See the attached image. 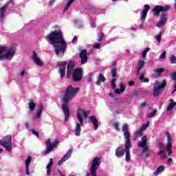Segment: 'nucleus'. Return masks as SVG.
I'll list each match as a JSON object with an SVG mask.
<instances>
[{"instance_id": "1", "label": "nucleus", "mask_w": 176, "mask_h": 176, "mask_svg": "<svg viewBox=\"0 0 176 176\" xmlns=\"http://www.w3.org/2000/svg\"><path fill=\"white\" fill-rule=\"evenodd\" d=\"M47 42H50L55 49V53L58 57H63L67 49V42L63 37L61 30L52 31L49 35L45 36Z\"/></svg>"}, {"instance_id": "2", "label": "nucleus", "mask_w": 176, "mask_h": 176, "mask_svg": "<svg viewBox=\"0 0 176 176\" xmlns=\"http://www.w3.org/2000/svg\"><path fill=\"white\" fill-rule=\"evenodd\" d=\"M80 89L79 87L74 88L72 85H69L62 98V110L63 111L65 115V122H68L69 119V108L68 107V104L73 98H75L76 94L79 93Z\"/></svg>"}, {"instance_id": "3", "label": "nucleus", "mask_w": 176, "mask_h": 176, "mask_svg": "<svg viewBox=\"0 0 176 176\" xmlns=\"http://www.w3.org/2000/svg\"><path fill=\"white\" fill-rule=\"evenodd\" d=\"M170 8H171V6L169 5H166L164 6L157 5L153 9L154 16H160V12H162L160 21L157 23V27H158V28H163V27L166 25V23H167V13L164 12H168Z\"/></svg>"}, {"instance_id": "4", "label": "nucleus", "mask_w": 176, "mask_h": 176, "mask_svg": "<svg viewBox=\"0 0 176 176\" xmlns=\"http://www.w3.org/2000/svg\"><path fill=\"white\" fill-rule=\"evenodd\" d=\"M122 131L124 133L125 139V160L126 163L130 162L131 157H130V148H131V138L130 132L129 131V125L124 124L122 125Z\"/></svg>"}, {"instance_id": "5", "label": "nucleus", "mask_w": 176, "mask_h": 176, "mask_svg": "<svg viewBox=\"0 0 176 176\" xmlns=\"http://www.w3.org/2000/svg\"><path fill=\"white\" fill-rule=\"evenodd\" d=\"M17 48L15 45H12L9 49L6 45H0V60H12L14 57Z\"/></svg>"}, {"instance_id": "6", "label": "nucleus", "mask_w": 176, "mask_h": 176, "mask_svg": "<svg viewBox=\"0 0 176 176\" xmlns=\"http://www.w3.org/2000/svg\"><path fill=\"white\" fill-rule=\"evenodd\" d=\"M90 113V111H85L82 109H78L76 111V116L77 119L79 122H76V130H75V134L78 137L80 135V132L82 131V129L80 128V126H83V118L82 116H84V119H87V116H89V114Z\"/></svg>"}, {"instance_id": "7", "label": "nucleus", "mask_w": 176, "mask_h": 176, "mask_svg": "<svg viewBox=\"0 0 176 176\" xmlns=\"http://www.w3.org/2000/svg\"><path fill=\"white\" fill-rule=\"evenodd\" d=\"M166 86H167V81L166 80H163L162 83L156 80L153 88V96L157 97L160 94V90H164Z\"/></svg>"}, {"instance_id": "8", "label": "nucleus", "mask_w": 176, "mask_h": 176, "mask_svg": "<svg viewBox=\"0 0 176 176\" xmlns=\"http://www.w3.org/2000/svg\"><path fill=\"white\" fill-rule=\"evenodd\" d=\"M0 145L3 146L8 152L12 150V136L11 135H6L3 137L0 140Z\"/></svg>"}, {"instance_id": "9", "label": "nucleus", "mask_w": 176, "mask_h": 176, "mask_svg": "<svg viewBox=\"0 0 176 176\" xmlns=\"http://www.w3.org/2000/svg\"><path fill=\"white\" fill-rule=\"evenodd\" d=\"M138 148H142V153H145L147 151H149V145H148V136H143L141 140L138 143Z\"/></svg>"}, {"instance_id": "10", "label": "nucleus", "mask_w": 176, "mask_h": 176, "mask_svg": "<svg viewBox=\"0 0 176 176\" xmlns=\"http://www.w3.org/2000/svg\"><path fill=\"white\" fill-rule=\"evenodd\" d=\"M72 78L74 82H80L83 78V70H82V68L76 69L72 75Z\"/></svg>"}, {"instance_id": "11", "label": "nucleus", "mask_w": 176, "mask_h": 176, "mask_svg": "<svg viewBox=\"0 0 176 176\" xmlns=\"http://www.w3.org/2000/svg\"><path fill=\"white\" fill-rule=\"evenodd\" d=\"M166 135L167 138L166 151L168 156H171V155H173V140H171V135L168 131L166 132Z\"/></svg>"}, {"instance_id": "12", "label": "nucleus", "mask_w": 176, "mask_h": 176, "mask_svg": "<svg viewBox=\"0 0 176 176\" xmlns=\"http://www.w3.org/2000/svg\"><path fill=\"white\" fill-rule=\"evenodd\" d=\"M58 145V141L54 140L52 143H50V140L46 141V150L45 153H50L53 151V148H56Z\"/></svg>"}, {"instance_id": "13", "label": "nucleus", "mask_w": 176, "mask_h": 176, "mask_svg": "<svg viewBox=\"0 0 176 176\" xmlns=\"http://www.w3.org/2000/svg\"><path fill=\"white\" fill-rule=\"evenodd\" d=\"M58 67H59L60 78L63 79V78L65 76V68H67V62L64 61L58 63Z\"/></svg>"}, {"instance_id": "14", "label": "nucleus", "mask_w": 176, "mask_h": 176, "mask_svg": "<svg viewBox=\"0 0 176 176\" xmlns=\"http://www.w3.org/2000/svg\"><path fill=\"white\" fill-rule=\"evenodd\" d=\"M71 155H72V150L69 149L67 153L62 157V159L58 162V166H61V164H63L65 162H67V160L71 157Z\"/></svg>"}, {"instance_id": "15", "label": "nucleus", "mask_w": 176, "mask_h": 176, "mask_svg": "<svg viewBox=\"0 0 176 176\" xmlns=\"http://www.w3.org/2000/svg\"><path fill=\"white\" fill-rule=\"evenodd\" d=\"M32 58L36 65H38V67H43V62L41 61V59L38 57L36 52L33 51Z\"/></svg>"}, {"instance_id": "16", "label": "nucleus", "mask_w": 176, "mask_h": 176, "mask_svg": "<svg viewBox=\"0 0 176 176\" xmlns=\"http://www.w3.org/2000/svg\"><path fill=\"white\" fill-rule=\"evenodd\" d=\"M12 3V1H9L4 5V6L0 8V20L5 19V13L6 12V8L9 6V4Z\"/></svg>"}, {"instance_id": "17", "label": "nucleus", "mask_w": 176, "mask_h": 176, "mask_svg": "<svg viewBox=\"0 0 176 176\" xmlns=\"http://www.w3.org/2000/svg\"><path fill=\"white\" fill-rule=\"evenodd\" d=\"M80 58H81V64H86L87 63V51L86 50H82L80 52Z\"/></svg>"}, {"instance_id": "18", "label": "nucleus", "mask_w": 176, "mask_h": 176, "mask_svg": "<svg viewBox=\"0 0 176 176\" xmlns=\"http://www.w3.org/2000/svg\"><path fill=\"white\" fill-rule=\"evenodd\" d=\"M151 9L150 5H145L144 8L143 9V12L142 13V21L143 23L145 21V19H146V16L148 15V12H149Z\"/></svg>"}, {"instance_id": "19", "label": "nucleus", "mask_w": 176, "mask_h": 176, "mask_svg": "<svg viewBox=\"0 0 176 176\" xmlns=\"http://www.w3.org/2000/svg\"><path fill=\"white\" fill-rule=\"evenodd\" d=\"M125 152L126 150H124L123 147L120 146L116 149V156L117 157H122V156H124Z\"/></svg>"}, {"instance_id": "20", "label": "nucleus", "mask_w": 176, "mask_h": 176, "mask_svg": "<svg viewBox=\"0 0 176 176\" xmlns=\"http://www.w3.org/2000/svg\"><path fill=\"white\" fill-rule=\"evenodd\" d=\"M31 160H32V157L31 156H28V159L25 160V173L26 175H30V163H31Z\"/></svg>"}, {"instance_id": "21", "label": "nucleus", "mask_w": 176, "mask_h": 176, "mask_svg": "<svg viewBox=\"0 0 176 176\" xmlns=\"http://www.w3.org/2000/svg\"><path fill=\"white\" fill-rule=\"evenodd\" d=\"M89 120L93 124L95 130H97L98 129V120H97V118L94 116H89Z\"/></svg>"}, {"instance_id": "22", "label": "nucleus", "mask_w": 176, "mask_h": 176, "mask_svg": "<svg viewBox=\"0 0 176 176\" xmlns=\"http://www.w3.org/2000/svg\"><path fill=\"white\" fill-rule=\"evenodd\" d=\"M101 82H102V83H104V82H107V78L104 77V75H102V74H99L96 85L97 86H101Z\"/></svg>"}, {"instance_id": "23", "label": "nucleus", "mask_w": 176, "mask_h": 176, "mask_svg": "<svg viewBox=\"0 0 176 176\" xmlns=\"http://www.w3.org/2000/svg\"><path fill=\"white\" fill-rule=\"evenodd\" d=\"M154 72H155V74L153 75V78H159V76H161L162 74H163V72H164V69H163L162 67H159L157 69H155L154 70Z\"/></svg>"}, {"instance_id": "24", "label": "nucleus", "mask_w": 176, "mask_h": 176, "mask_svg": "<svg viewBox=\"0 0 176 176\" xmlns=\"http://www.w3.org/2000/svg\"><path fill=\"white\" fill-rule=\"evenodd\" d=\"M52 166H53V158L50 159V162L47 165V175L52 174Z\"/></svg>"}, {"instance_id": "25", "label": "nucleus", "mask_w": 176, "mask_h": 176, "mask_svg": "<svg viewBox=\"0 0 176 176\" xmlns=\"http://www.w3.org/2000/svg\"><path fill=\"white\" fill-rule=\"evenodd\" d=\"M144 65H145V61L140 60L137 67V73H136L137 75H138V74L141 72V70L142 69V68H144Z\"/></svg>"}, {"instance_id": "26", "label": "nucleus", "mask_w": 176, "mask_h": 176, "mask_svg": "<svg viewBox=\"0 0 176 176\" xmlns=\"http://www.w3.org/2000/svg\"><path fill=\"white\" fill-rule=\"evenodd\" d=\"M43 109H44L43 105L40 104L38 108V111L36 113V118H38V119H41V116L42 115V112L43 111Z\"/></svg>"}, {"instance_id": "27", "label": "nucleus", "mask_w": 176, "mask_h": 176, "mask_svg": "<svg viewBox=\"0 0 176 176\" xmlns=\"http://www.w3.org/2000/svg\"><path fill=\"white\" fill-rule=\"evenodd\" d=\"M29 109L30 111H35V107H36V104H35V102H34L33 100H30L29 101Z\"/></svg>"}, {"instance_id": "28", "label": "nucleus", "mask_w": 176, "mask_h": 176, "mask_svg": "<svg viewBox=\"0 0 176 176\" xmlns=\"http://www.w3.org/2000/svg\"><path fill=\"white\" fill-rule=\"evenodd\" d=\"M164 170H166V166H159L157 168L156 171L154 173V175H155V176L159 175V173H162V171H164Z\"/></svg>"}, {"instance_id": "29", "label": "nucleus", "mask_w": 176, "mask_h": 176, "mask_svg": "<svg viewBox=\"0 0 176 176\" xmlns=\"http://www.w3.org/2000/svg\"><path fill=\"white\" fill-rule=\"evenodd\" d=\"M142 129H140L135 133V135L134 137L135 140H138L139 138H141V137H142V135H144V133H142Z\"/></svg>"}, {"instance_id": "30", "label": "nucleus", "mask_w": 176, "mask_h": 176, "mask_svg": "<svg viewBox=\"0 0 176 176\" xmlns=\"http://www.w3.org/2000/svg\"><path fill=\"white\" fill-rule=\"evenodd\" d=\"M74 67H75V63L74 62V60H70L67 65V71H72Z\"/></svg>"}, {"instance_id": "31", "label": "nucleus", "mask_w": 176, "mask_h": 176, "mask_svg": "<svg viewBox=\"0 0 176 176\" xmlns=\"http://www.w3.org/2000/svg\"><path fill=\"white\" fill-rule=\"evenodd\" d=\"M158 145H159L160 153H163L164 152V151H166V146L163 143H162V142H160L158 143Z\"/></svg>"}, {"instance_id": "32", "label": "nucleus", "mask_w": 176, "mask_h": 176, "mask_svg": "<svg viewBox=\"0 0 176 176\" xmlns=\"http://www.w3.org/2000/svg\"><path fill=\"white\" fill-rule=\"evenodd\" d=\"M111 74L113 77V79H115V78H116L118 75V69H116V67L112 68L111 69Z\"/></svg>"}, {"instance_id": "33", "label": "nucleus", "mask_w": 176, "mask_h": 176, "mask_svg": "<svg viewBox=\"0 0 176 176\" xmlns=\"http://www.w3.org/2000/svg\"><path fill=\"white\" fill-rule=\"evenodd\" d=\"M134 97H138V92L135 90L131 91L130 94L129 95V98H134Z\"/></svg>"}, {"instance_id": "34", "label": "nucleus", "mask_w": 176, "mask_h": 176, "mask_svg": "<svg viewBox=\"0 0 176 176\" xmlns=\"http://www.w3.org/2000/svg\"><path fill=\"white\" fill-rule=\"evenodd\" d=\"M168 60L170 64H176V56L174 55H171L169 56Z\"/></svg>"}, {"instance_id": "35", "label": "nucleus", "mask_w": 176, "mask_h": 176, "mask_svg": "<svg viewBox=\"0 0 176 176\" xmlns=\"http://www.w3.org/2000/svg\"><path fill=\"white\" fill-rule=\"evenodd\" d=\"M156 112H157V109L153 110L151 113L147 114V118H154L155 115H156Z\"/></svg>"}, {"instance_id": "36", "label": "nucleus", "mask_w": 176, "mask_h": 176, "mask_svg": "<svg viewBox=\"0 0 176 176\" xmlns=\"http://www.w3.org/2000/svg\"><path fill=\"white\" fill-rule=\"evenodd\" d=\"M140 80L143 82V83H148L149 82V79L148 78H145V76H144V74H142L140 77Z\"/></svg>"}, {"instance_id": "37", "label": "nucleus", "mask_w": 176, "mask_h": 176, "mask_svg": "<svg viewBox=\"0 0 176 176\" xmlns=\"http://www.w3.org/2000/svg\"><path fill=\"white\" fill-rule=\"evenodd\" d=\"M164 152L160 153V151L157 153L158 156H161L162 159H167V154L166 153V150L163 151Z\"/></svg>"}, {"instance_id": "38", "label": "nucleus", "mask_w": 176, "mask_h": 176, "mask_svg": "<svg viewBox=\"0 0 176 176\" xmlns=\"http://www.w3.org/2000/svg\"><path fill=\"white\" fill-rule=\"evenodd\" d=\"M149 50H151V48L149 47H146L142 53V57L143 58H146V53H148V52H149Z\"/></svg>"}, {"instance_id": "39", "label": "nucleus", "mask_w": 176, "mask_h": 176, "mask_svg": "<svg viewBox=\"0 0 176 176\" xmlns=\"http://www.w3.org/2000/svg\"><path fill=\"white\" fill-rule=\"evenodd\" d=\"M149 122H146V124H144L143 125L141 126V127L140 128L142 131H144V130H146V129H148V127H149Z\"/></svg>"}, {"instance_id": "40", "label": "nucleus", "mask_w": 176, "mask_h": 176, "mask_svg": "<svg viewBox=\"0 0 176 176\" xmlns=\"http://www.w3.org/2000/svg\"><path fill=\"white\" fill-rule=\"evenodd\" d=\"M104 36H105V34L104 32H100V34L98 36V42H102V39H104Z\"/></svg>"}, {"instance_id": "41", "label": "nucleus", "mask_w": 176, "mask_h": 176, "mask_svg": "<svg viewBox=\"0 0 176 176\" xmlns=\"http://www.w3.org/2000/svg\"><path fill=\"white\" fill-rule=\"evenodd\" d=\"M72 5V3L69 0V1L67 3L66 6L63 9V12H67L68 9H69V6Z\"/></svg>"}, {"instance_id": "42", "label": "nucleus", "mask_w": 176, "mask_h": 176, "mask_svg": "<svg viewBox=\"0 0 176 176\" xmlns=\"http://www.w3.org/2000/svg\"><path fill=\"white\" fill-rule=\"evenodd\" d=\"M115 82H116V78H112L111 83L113 90H115V89H116V85L115 84Z\"/></svg>"}, {"instance_id": "43", "label": "nucleus", "mask_w": 176, "mask_h": 176, "mask_svg": "<svg viewBox=\"0 0 176 176\" xmlns=\"http://www.w3.org/2000/svg\"><path fill=\"white\" fill-rule=\"evenodd\" d=\"M113 126H114V129H115V130H116V131H120V129H119V123L118 122H114L113 124Z\"/></svg>"}, {"instance_id": "44", "label": "nucleus", "mask_w": 176, "mask_h": 176, "mask_svg": "<svg viewBox=\"0 0 176 176\" xmlns=\"http://www.w3.org/2000/svg\"><path fill=\"white\" fill-rule=\"evenodd\" d=\"M120 89L121 93H124V90H126V87L123 85L122 82L120 83Z\"/></svg>"}, {"instance_id": "45", "label": "nucleus", "mask_w": 176, "mask_h": 176, "mask_svg": "<svg viewBox=\"0 0 176 176\" xmlns=\"http://www.w3.org/2000/svg\"><path fill=\"white\" fill-rule=\"evenodd\" d=\"M155 39L160 43L162 41V33H160L158 35L155 36Z\"/></svg>"}, {"instance_id": "46", "label": "nucleus", "mask_w": 176, "mask_h": 176, "mask_svg": "<svg viewBox=\"0 0 176 176\" xmlns=\"http://www.w3.org/2000/svg\"><path fill=\"white\" fill-rule=\"evenodd\" d=\"M93 47L94 49H101V44L100 43H96L93 45Z\"/></svg>"}, {"instance_id": "47", "label": "nucleus", "mask_w": 176, "mask_h": 176, "mask_svg": "<svg viewBox=\"0 0 176 176\" xmlns=\"http://www.w3.org/2000/svg\"><path fill=\"white\" fill-rule=\"evenodd\" d=\"M164 58H166V52H162L160 56V60H163Z\"/></svg>"}, {"instance_id": "48", "label": "nucleus", "mask_w": 176, "mask_h": 176, "mask_svg": "<svg viewBox=\"0 0 176 176\" xmlns=\"http://www.w3.org/2000/svg\"><path fill=\"white\" fill-rule=\"evenodd\" d=\"M32 134H34L37 138H39V133L35 131V129H32Z\"/></svg>"}, {"instance_id": "49", "label": "nucleus", "mask_w": 176, "mask_h": 176, "mask_svg": "<svg viewBox=\"0 0 176 176\" xmlns=\"http://www.w3.org/2000/svg\"><path fill=\"white\" fill-rule=\"evenodd\" d=\"M72 70H68V69H67V79H69V78H71V72H72Z\"/></svg>"}, {"instance_id": "50", "label": "nucleus", "mask_w": 176, "mask_h": 176, "mask_svg": "<svg viewBox=\"0 0 176 176\" xmlns=\"http://www.w3.org/2000/svg\"><path fill=\"white\" fill-rule=\"evenodd\" d=\"M76 42H78V37H76V36H75L72 41V43H73L74 45H75V43H76Z\"/></svg>"}, {"instance_id": "51", "label": "nucleus", "mask_w": 176, "mask_h": 176, "mask_svg": "<svg viewBox=\"0 0 176 176\" xmlns=\"http://www.w3.org/2000/svg\"><path fill=\"white\" fill-rule=\"evenodd\" d=\"M171 78H172L173 80H176V71H175V72H174L171 74Z\"/></svg>"}, {"instance_id": "52", "label": "nucleus", "mask_w": 176, "mask_h": 176, "mask_svg": "<svg viewBox=\"0 0 176 176\" xmlns=\"http://www.w3.org/2000/svg\"><path fill=\"white\" fill-rule=\"evenodd\" d=\"M134 85H135V82L131 80L129 82V86H134Z\"/></svg>"}, {"instance_id": "53", "label": "nucleus", "mask_w": 176, "mask_h": 176, "mask_svg": "<svg viewBox=\"0 0 176 176\" xmlns=\"http://www.w3.org/2000/svg\"><path fill=\"white\" fill-rule=\"evenodd\" d=\"M120 92H122V91H120V89H115L116 94H120Z\"/></svg>"}, {"instance_id": "54", "label": "nucleus", "mask_w": 176, "mask_h": 176, "mask_svg": "<svg viewBox=\"0 0 176 176\" xmlns=\"http://www.w3.org/2000/svg\"><path fill=\"white\" fill-rule=\"evenodd\" d=\"M54 2H56V0H51L49 3V5L50 6H53V5L54 4Z\"/></svg>"}, {"instance_id": "55", "label": "nucleus", "mask_w": 176, "mask_h": 176, "mask_svg": "<svg viewBox=\"0 0 176 176\" xmlns=\"http://www.w3.org/2000/svg\"><path fill=\"white\" fill-rule=\"evenodd\" d=\"M24 75H25V70H23L21 72V76L24 77Z\"/></svg>"}, {"instance_id": "56", "label": "nucleus", "mask_w": 176, "mask_h": 176, "mask_svg": "<svg viewBox=\"0 0 176 176\" xmlns=\"http://www.w3.org/2000/svg\"><path fill=\"white\" fill-rule=\"evenodd\" d=\"M173 162V159L172 158H168V163H172Z\"/></svg>"}, {"instance_id": "57", "label": "nucleus", "mask_w": 176, "mask_h": 176, "mask_svg": "<svg viewBox=\"0 0 176 176\" xmlns=\"http://www.w3.org/2000/svg\"><path fill=\"white\" fill-rule=\"evenodd\" d=\"M141 107H146V102H143V103H141Z\"/></svg>"}, {"instance_id": "58", "label": "nucleus", "mask_w": 176, "mask_h": 176, "mask_svg": "<svg viewBox=\"0 0 176 176\" xmlns=\"http://www.w3.org/2000/svg\"><path fill=\"white\" fill-rule=\"evenodd\" d=\"M58 173L59 174H60V175L62 174V173H61V170H60V169H58Z\"/></svg>"}, {"instance_id": "59", "label": "nucleus", "mask_w": 176, "mask_h": 176, "mask_svg": "<svg viewBox=\"0 0 176 176\" xmlns=\"http://www.w3.org/2000/svg\"><path fill=\"white\" fill-rule=\"evenodd\" d=\"M146 157H149V153L146 154Z\"/></svg>"}, {"instance_id": "60", "label": "nucleus", "mask_w": 176, "mask_h": 176, "mask_svg": "<svg viewBox=\"0 0 176 176\" xmlns=\"http://www.w3.org/2000/svg\"><path fill=\"white\" fill-rule=\"evenodd\" d=\"M2 152H3V149L0 148V153H2Z\"/></svg>"}, {"instance_id": "61", "label": "nucleus", "mask_w": 176, "mask_h": 176, "mask_svg": "<svg viewBox=\"0 0 176 176\" xmlns=\"http://www.w3.org/2000/svg\"><path fill=\"white\" fill-rule=\"evenodd\" d=\"M72 3H74L75 2V0H69Z\"/></svg>"}, {"instance_id": "62", "label": "nucleus", "mask_w": 176, "mask_h": 176, "mask_svg": "<svg viewBox=\"0 0 176 176\" xmlns=\"http://www.w3.org/2000/svg\"><path fill=\"white\" fill-rule=\"evenodd\" d=\"M28 124H29L28 122H27V123L25 124V126H26V127H28Z\"/></svg>"}, {"instance_id": "63", "label": "nucleus", "mask_w": 176, "mask_h": 176, "mask_svg": "<svg viewBox=\"0 0 176 176\" xmlns=\"http://www.w3.org/2000/svg\"><path fill=\"white\" fill-rule=\"evenodd\" d=\"M140 28H142V25H140Z\"/></svg>"}, {"instance_id": "64", "label": "nucleus", "mask_w": 176, "mask_h": 176, "mask_svg": "<svg viewBox=\"0 0 176 176\" xmlns=\"http://www.w3.org/2000/svg\"><path fill=\"white\" fill-rule=\"evenodd\" d=\"M174 7L176 8V4L174 5Z\"/></svg>"}]
</instances>
